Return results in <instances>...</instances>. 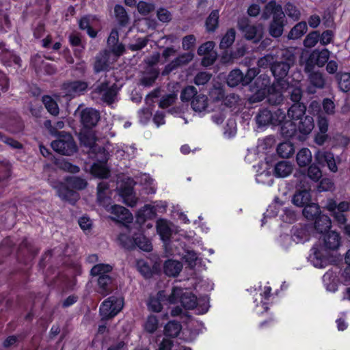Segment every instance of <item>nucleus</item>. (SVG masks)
Here are the masks:
<instances>
[{"label":"nucleus","mask_w":350,"mask_h":350,"mask_svg":"<svg viewBox=\"0 0 350 350\" xmlns=\"http://www.w3.org/2000/svg\"><path fill=\"white\" fill-rule=\"evenodd\" d=\"M311 151L307 148H303L299 150L296 155L297 163L299 167H306L312 161Z\"/></svg>","instance_id":"obj_31"},{"label":"nucleus","mask_w":350,"mask_h":350,"mask_svg":"<svg viewBox=\"0 0 350 350\" xmlns=\"http://www.w3.org/2000/svg\"><path fill=\"white\" fill-rule=\"evenodd\" d=\"M137 8L139 13L142 15H147L154 10V5L152 3L142 1L137 4Z\"/></svg>","instance_id":"obj_55"},{"label":"nucleus","mask_w":350,"mask_h":350,"mask_svg":"<svg viewBox=\"0 0 350 350\" xmlns=\"http://www.w3.org/2000/svg\"><path fill=\"white\" fill-rule=\"evenodd\" d=\"M112 267L108 264H98L92 267L91 273L94 276L107 275Z\"/></svg>","instance_id":"obj_47"},{"label":"nucleus","mask_w":350,"mask_h":350,"mask_svg":"<svg viewBox=\"0 0 350 350\" xmlns=\"http://www.w3.org/2000/svg\"><path fill=\"white\" fill-rule=\"evenodd\" d=\"M87 182L81 178L71 176L66 180V183H60L53 187L56 189L58 196L63 200L70 203L75 202L79 198V194L73 189L80 190L85 188Z\"/></svg>","instance_id":"obj_5"},{"label":"nucleus","mask_w":350,"mask_h":350,"mask_svg":"<svg viewBox=\"0 0 350 350\" xmlns=\"http://www.w3.org/2000/svg\"><path fill=\"white\" fill-rule=\"evenodd\" d=\"M285 12L287 16L293 21H297L300 17L299 11L292 4L289 3L286 5Z\"/></svg>","instance_id":"obj_59"},{"label":"nucleus","mask_w":350,"mask_h":350,"mask_svg":"<svg viewBox=\"0 0 350 350\" xmlns=\"http://www.w3.org/2000/svg\"><path fill=\"white\" fill-rule=\"evenodd\" d=\"M88 88V84L85 81H69L63 84L62 88V96L68 99H71L83 94Z\"/></svg>","instance_id":"obj_16"},{"label":"nucleus","mask_w":350,"mask_h":350,"mask_svg":"<svg viewBox=\"0 0 350 350\" xmlns=\"http://www.w3.org/2000/svg\"><path fill=\"white\" fill-rule=\"evenodd\" d=\"M51 147L55 152L64 155L72 154L77 150L72 137L64 132L59 133L57 139L51 143Z\"/></svg>","instance_id":"obj_9"},{"label":"nucleus","mask_w":350,"mask_h":350,"mask_svg":"<svg viewBox=\"0 0 350 350\" xmlns=\"http://www.w3.org/2000/svg\"><path fill=\"white\" fill-rule=\"evenodd\" d=\"M99 119L98 111L92 108H86L81 112V120L85 127L94 126Z\"/></svg>","instance_id":"obj_27"},{"label":"nucleus","mask_w":350,"mask_h":350,"mask_svg":"<svg viewBox=\"0 0 350 350\" xmlns=\"http://www.w3.org/2000/svg\"><path fill=\"white\" fill-rule=\"evenodd\" d=\"M270 15H272V21L269 27V33L273 37L278 38L282 34L284 27L286 24L285 14L280 5L270 1L266 5L262 17L267 19Z\"/></svg>","instance_id":"obj_4"},{"label":"nucleus","mask_w":350,"mask_h":350,"mask_svg":"<svg viewBox=\"0 0 350 350\" xmlns=\"http://www.w3.org/2000/svg\"><path fill=\"white\" fill-rule=\"evenodd\" d=\"M137 266L139 271L144 277L148 278L150 275V268L144 260H138Z\"/></svg>","instance_id":"obj_64"},{"label":"nucleus","mask_w":350,"mask_h":350,"mask_svg":"<svg viewBox=\"0 0 350 350\" xmlns=\"http://www.w3.org/2000/svg\"><path fill=\"white\" fill-rule=\"evenodd\" d=\"M271 290V288L270 286H264L262 292H260L259 295L255 298V310L257 314H262L268 309V302L267 301L270 295Z\"/></svg>","instance_id":"obj_22"},{"label":"nucleus","mask_w":350,"mask_h":350,"mask_svg":"<svg viewBox=\"0 0 350 350\" xmlns=\"http://www.w3.org/2000/svg\"><path fill=\"white\" fill-rule=\"evenodd\" d=\"M128 181V185L124 187H120V195L126 204L130 206H134L137 200L133 191V186L134 183L131 179H129Z\"/></svg>","instance_id":"obj_25"},{"label":"nucleus","mask_w":350,"mask_h":350,"mask_svg":"<svg viewBox=\"0 0 350 350\" xmlns=\"http://www.w3.org/2000/svg\"><path fill=\"white\" fill-rule=\"evenodd\" d=\"M219 19V12L213 10L206 21V29L208 31H213L217 27Z\"/></svg>","instance_id":"obj_48"},{"label":"nucleus","mask_w":350,"mask_h":350,"mask_svg":"<svg viewBox=\"0 0 350 350\" xmlns=\"http://www.w3.org/2000/svg\"><path fill=\"white\" fill-rule=\"evenodd\" d=\"M139 183L144 187L147 193H153L156 191L154 180L148 174H142L139 176Z\"/></svg>","instance_id":"obj_41"},{"label":"nucleus","mask_w":350,"mask_h":350,"mask_svg":"<svg viewBox=\"0 0 350 350\" xmlns=\"http://www.w3.org/2000/svg\"><path fill=\"white\" fill-rule=\"evenodd\" d=\"M112 191L109 189L108 184L104 182L98 185L97 200L98 204L103 206L111 214V219L122 223L127 231H131L128 224L133 221V215L126 208L120 205H111V196Z\"/></svg>","instance_id":"obj_2"},{"label":"nucleus","mask_w":350,"mask_h":350,"mask_svg":"<svg viewBox=\"0 0 350 350\" xmlns=\"http://www.w3.org/2000/svg\"><path fill=\"white\" fill-rule=\"evenodd\" d=\"M118 239L120 243L126 248H131L137 245L139 249L145 252H150L152 248L150 241L142 234H135L132 238H130L125 234H121Z\"/></svg>","instance_id":"obj_12"},{"label":"nucleus","mask_w":350,"mask_h":350,"mask_svg":"<svg viewBox=\"0 0 350 350\" xmlns=\"http://www.w3.org/2000/svg\"><path fill=\"white\" fill-rule=\"evenodd\" d=\"M294 57L291 55L287 58L286 62H278L274 64L271 67V71L275 77L276 82L271 87H269V78L266 75H260L255 81L254 86L252 91L254 92V95L250 98L251 103L259 102L262 100L266 96L269 95V90L273 92L278 90V88L282 87L283 88L284 84L289 81L290 78L284 79L291 64L293 62Z\"/></svg>","instance_id":"obj_1"},{"label":"nucleus","mask_w":350,"mask_h":350,"mask_svg":"<svg viewBox=\"0 0 350 350\" xmlns=\"http://www.w3.org/2000/svg\"><path fill=\"white\" fill-rule=\"evenodd\" d=\"M159 72L157 70L150 68L148 72L142 78V83L144 85H150L157 78Z\"/></svg>","instance_id":"obj_53"},{"label":"nucleus","mask_w":350,"mask_h":350,"mask_svg":"<svg viewBox=\"0 0 350 350\" xmlns=\"http://www.w3.org/2000/svg\"><path fill=\"white\" fill-rule=\"evenodd\" d=\"M310 188H304L296 191L292 198V203L297 207H305L310 202Z\"/></svg>","instance_id":"obj_26"},{"label":"nucleus","mask_w":350,"mask_h":350,"mask_svg":"<svg viewBox=\"0 0 350 350\" xmlns=\"http://www.w3.org/2000/svg\"><path fill=\"white\" fill-rule=\"evenodd\" d=\"M192 53H186L180 55L168 64H167L162 72L163 75H168L172 71L178 68V67L185 66L189 64L193 58Z\"/></svg>","instance_id":"obj_21"},{"label":"nucleus","mask_w":350,"mask_h":350,"mask_svg":"<svg viewBox=\"0 0 350 350\" xmlns=\"http://www.w3.org/2000/svg\"><path fill=\"white\" fill-rule=\"evenodd\" d=\"M334 33L331 30H327L322 33L321 36H319V41L322 45H327L329 44L333 39Z\"/></svg>","instance_id":"obj_63"},{"label":"nucleus","mask_w":350,"mask_h":350,"mask_svg":"<svg viewBox=\"0 0 350 350\" xmlns=\"http://www.w3.org/2000/svg\"><path fill=\"white\" fill-rule=\"evenodd\" d=\"M277 152L281 157L288 158L294 154L293 144L288 142L281 143L278 146Z\"/></svg>","instance_id":"obj_40"},{"label":"nucleus","mask_w":350,"mask_h":350,"mask_svg":"<svg viewBox=\"0 0 350 350\" xmlns=\"http://www.w3.org/2000/svg\"><path fill=\"white\" fill-rule=\"evenodd\" d=\"M124 306V300L120 297H110L100 305V314L103 319L115 317Z\"/></svg>","instance_id":"obj_11"},{"label":"nucleus","mask_w":350,"mask_h":350,"mask_svg":"<svg viewBox=\"0 0 350 350\" xmlns=\"http://www.w3.org/2000/svg\"><path fill=\"white\" fill-rule=\"evenodd\" d=\"M329 57V51L327 49L321 51L314 50L310 54V57L306 62V70L311 71L312 65L316 64L319 67L324 66Z\"/></svg>","instance_id":"obj_18"},{"label":"nucleus","mask_w":350,"mask_h":350,"mask_svg":"<svg viewBox=\"0 0 350 350\" xmlns=\"http://www.w3.org/2000/svg\"><path fill=\"white\" fill-rule=\"evenodd\" d=\"M308 30V26L306 22L298 23L289 31L288 38L295 40L301 38Z\"/></svg>","instance_id":"obj_34"},{"label":"nucleus","mask_w":350,"mask_h":350,"mask_svg":"<svg viewBox=\"0 0 350 350\" xmlns=\"http://www.w3.org/2000/svg\"><path fill=\"white\" fill-rule=\"evenodd\" d=\"M180 302L182 306L187 309H193L198 304L197 299L188 290L174 288L169 296V303L176 304Z\"/></svg>","instance_id":"obj_10"},{"label":"nucleus","mask_w":350,"mask_h":350,"mask_svg":"<svg viewBox=\"0 0 350 350\" xmlns=\"http://www.w3.org/2000/svg\"><path fill=\"white\" fill-rule=\"evenodd\" d=\"M227 83L230 87H235L240 83L245 85L242 72L239 69L232 70L228 76Z\"/></svg>","instance_id":"obj_33"},{"label":"nucleus","mask_w":350,"mask_h":350,"mask_svg":"<svg viewBox=\"0 0 350 350\" xmlns=\"http://www.w3.org/2000/svg\"><path fill=\"white\" fill-rule=\"evenodd\" d=\"M107 56L108 53L107 52H104L96 57V62L94 63V70L96 72H100L107 69L108 66L107 63Z\"/></svg>","instance_id":"obj_49"},{"label":"nucleus","mask_w":350,"mask_h":350,"mask_svg":"<svg viewBox=\"0 0 350 350\" xmlns=\"http://www.w3.org/2000/svg\"><path fill=\"white\" fill-rule=\"evenodd\" d=\"M315 160L320 165L325 163L332 172H336L338 170L334 157L332 152L319 150L315 154Z\"/></svg>","instance_id":"obj_23"},{"label":"nucleus","mask_w":350,"mask_h":350,"mask_svg":"<svg viewBox=\"0 0 350 350\" xmlns=\"http://www.w3.org/2000/svg\"><path fill=\"white\" fill-rule=\"evenodd\" d=\"M310 234L306 227L295 228L293 230V241L296 243H304L308 241Z\"/></svg>","instance_id":"obj_38"},{"label":"nucleus","mask_w":350,"mask_h":350,"mask_svg":"<svg viewBox=\"0 0 350 350\" xmlns=\"http://www.w3.org/2000/svg\"><path fill=\"white\" fill-rule=\"evenodd\" d=\"M196 37L193 35H189L183 38V48L185 50H189L193 47L196 44Z\"/></svg>","instance_id":"obj_62"},{"label":"nucleus","mask_w":350,"mask_h":350,"mask_svg":"<svg viewBox=\"0 0 350 350\" xmlns=\"http://www.w3.org/2000/svg\"><path fill=\"white\" fill-rule=\"evenodd\" d=\"M310 81L315 88H323L325 85V80L321 73L314 72L310 75Z\"/></svg>","instance_id":"obj_56"},{"label":"nucleus","mask_w":350,"mask_h":350,"mask_svg":"<svg viewBox=\"0 0 350 350\" xmlns=\"http://www.w3.org/2000/svg\"><path fill=\"white\" fill-rule=\"evenodd\" d=\"M298 126L297 127V130L304 134L308 135L309 134L312 129H314V120L313 118L310 116H305L300 119L298 122Z\"/></svg>","instance_id":"obj_32"},{"label":"nucleus","mask_w":350,"mask_h":350,"mask_svg":"<svg viewBox=\"0 0 350 350\" xmlns=\"http://www.w3.org/2000/svg\"><path fill=\"white\" fill-rule=\"evenodd\" d=\"M331 220L327 215H321L315 221V228L320 233L327 231L331 228Z\"/></svg>","instance_id":"obj_37"},{"label":"nucleus","mask_w":350,"mask_h":350,"mask_svg":"<svg viewBox=\"0 0 350 350\" xmlns=\"http://www.w3.org/2000/svg\"><path fill=\"white\" fill-rule=\"evenodd\" d=\"M211 74L206 72H199L195 77L194 82L196 85H204L211 79Z\"/></svg>","instance_id":"obj_61"},{"label":"nucleus","mask_w":350,"mask_h":350,"mask_svg":"<svg viewBox=\"0 0 350 350\" xmlns=\"http://www.w3.org/2000/svg\"><path fill=\"white\" fill-rule=\"evenodd\" d=\"M238 26L247 40L257 42L262 38L264 29L262 25H250L247 18H243L239 21Z\"/></svg>","instance_id":"obj_13"},{"label":"nucleus","mask_w":350,"mask_h":350,"mask_svg":"<svg viewBox=\"0 0 350 350\" xmlns=\"http://www.w3.org/2000/svg\"><path fill=\"white\" fill-rule=\"evenodd\" d=\"M111 279L109 275H100L98 280V291L103 295H107L111 291L112 288L111 287Z\"/></svg>","instance_id":"obj_39"},{"label":"nucleus","mask_w":350,"mask_h":350,"mask_svg":"<svg viewBox=\"0 0 350 350\" xmlns=\"http://www.w3.org/2000/svg\"><path fill=\"white\" fill-rule=\"evenodd\" d=\"M181 330V325L176 321H170L164 328V332L166 336L176 337Z\"/></svg>","instance_id":"obj_45"},{"label":"nucleus","mask_w":350,"mask_h":350,"mask_svg":"<svg viewBox=\"0 0 350 350\" xmlns=\"http://www.w3.org/2000/svg\"><path fill=\"white\" fill-rule=\"evenodd\" d=\"M308 177L314 181H317L322 176L321 171L315 165H311L308 168Z\"/></svg>","instance_id":"obj_60"},{"label":"nucleus","mask_w":350,"mask_h":350,"mask_svg":"<svg viewBox=\"0 0 350 350\" xmlns=\"http://www.w3.org/2000/svg\"><path fill=\"white\" fill-rule=\"evenodd\" d=\"M325 207L332 213L338 224H345L347 219L345 213L349 211L350 208V204L348 202H342L337 204L334 200H329Z\"/></svg>","instance_id":"obj_17"},{"label":"nucleus","mask_w":350,"mask_h":350,"mask_svg":"<svg viewBox=\"0 0 350 350\" xmlns=\"http://www.w3.org/2000/svg\"><path fill=\"white\" fill-rule=\"evenodd\" d=\"M169 302V298H165L163 291H159L157 295L151 296L148 301V308L150 310L155 312H159L163 308V305Z\"/></svg>","instance_id":"obj_24"},{"label":"nucleus","mask_w":350,"mask_h":350,"mask_svg":"<svg viewBox=\"0 0 350 350\" xmlns=\"http://www.w3.org/2000/svg\"><path fill=\"white\" fill-rule=\"evenodd\" d=\"M81 143L86 147H89L92 152H96L97 146L96 145V137L92 131H85L80 134Z\"/></svg>","instance_id":"obj_28"},{"label":"nucleus","mask_w":350,"mask_h":350,"mask_svg":"<svg viewBox=\"0 0 350 350\" xmlns=\"http://www.w3.org/2000/svg\"><path fill=\"white\" fill-rule=\"evenodd\" d=\"M176 99V94L171 93L163 96L159 103V107L161 108H167L172 105Z\"/></svg>","instance_id":"obj_58"},{"label":"nucleus","mask_w":350,"mask_h":350,"mask_svg":"<svg viewBox=\"0 0 350 350\" xmlns=\"http://www.w3.org/2000/svg\"><path fill=\"white\" fill-rule=\"evenodd\" d=\"M183 268L181 262L178 260H168L165 261L163 270L168 276H176L180 272Z\"/></svg>","instance_id":"obj_29"},{"label":"nucleus","mask_w":350,"mask_h":350,"mask_svg":"<svg viewBox=\"0 0 350 350\" xmlns=\"http://www.w3.org/2000/svg\"><path fill=\"white\" fill-rule=\"evenodd\" d=\"M272 121V112L267 109H264L260 111L256 116V122L259 126H267L271 124Z\"/></svg>","instance_id":"obj_44"},{"label":"nucleus","mask_w":350,"mask_h":350,"mask_svg":"<svg viewBox=\"0 0 350 350\" xmlns=\"http://www.w3.org/2000/svg\"><path fill=\"white\" fill-rule=\"evenodd\" d=\"M287 91L291 94V100L294 102H298L301 97V90L299 85V82H296L294 85H290V81L284 84L283 88L280 87L277 90L272 92L269 90L267 96L269 102L273 104H279L282 100L283 92Z\"/></svg>","instance_id":"obj_8"},{"label":"nucleus","mask_w":350,"mask_h":350,"mask_svg":"<svg viewBox=\"0 0 350 350\" xmlns=\"http://www.w3.org/2000/svg\"><path fill=\"white\" fill-rule=\"evenodd\" d=\"M91 173L98 178H107L109 171L106 164L103 161L94 163L91 168Z\"/></svg>","instance_id":"obj_35"},{"label":"nucleus","mask_w":350,"mask_h":350,"mask_svg":"<svg viewBox=\"0 0 350 350\" xmlns=\"http://www.w3.org/2000/svg\"><path fill=\"white\" fill-rule=\"evenodd\" d=\"M306 107L299 103L293 105L288 111V120L281 126V133L284 137H291L297 131L296 121H299L305 113Z\"/></svg>","instance_id":"obj_7"},{"label":"nucleus","mask_w":350,"mask_h":350,"mask_svg":"<svg viewBox=\"0 0 350 350\" xmlns=\"http://www.w3.org/2000/svg\"><path fill=\"white\" fill-rule=\"evenodd\" d=\"M166 208L167 202L163 201L156 202L153 206L145 205L143 208L140 209L137 212V221L139 224H142L146 220V219L154 217L157 213H165L166 211Z\"/></svg>","instance_id":"obj_14"},{"label":"nucleus","mask_w":350,"mask_h":350,"mask_svg":"<svg viewBox=\"0 0 350 350\" xmlns=\"http://www.w3.org/2000/svg\"><path fill=\"white\" fill-rule=\"evenodd\" d=\"M215 47V43L212 41H208L202 44L198 49L199 55H204L202 60V64L204 66H208L212 65L217 57L215 52L213 51Z\"/></svg>","instance_id":"obj_19"},{"label":"nucleus","mask_w":350,"mask_h":350,"mask_svg":"<svg viewBox=\"0 0 350 350\" xmlns=\"http://www.w3.org/2000/svg\"><path fill=\"white\" fill-rule=\"evenodd\" d=\"M338 85L340 89L343 92H348L350 90V74L342 73L340 75Z\"/></svg>","instance_id":"obj_54"},{"label":"nucleus","mask_w":350,"mask_h":350,"mask_svg":"<svg viewBox=\"0 0 350 350\" xmlns=\"http://www.w3.org/2000/svg\"><path fill=\"white\" fill-rule=\"evenodd\" d=\"M323 241L324 247L315 245L311 250L309 256L310 262L317 268H323L329 263V250H337L340 244V237L339 234L331 231L323 236Z\"/></svg>","instance_id":"obj_3"},{"label":"nucleus","mask_w":350,"mask_h":350,"mask_svg":"<svg viewBox=\"0 0 350 350\" xmlns=\"http://www.w3.org/2000/svg\"><path fill=\"white\" fill-rule=\"evenodd\" d=\"M116 17L121 25H124L128 23L129 17L124 8L119 5L114 8Z\"/></svg>","instance_id":"obj_51"},{"label":"nucleus","mask_w":350,"mask_h":350,"mask_svg":"<svg viewBox=\"0 0 350 350\" xmlns=\"http://www.w3.org/2000/svg\"><path fill=\"white\" fill-rule=\"evenodd\" d=\"M235 35L236 33L233 29L228 30L221 40L220 49H225L230 46L235 40Z\"/></svg>","instance_id":"obj_42"},{"label":"nucleus","mask_w":350,"mask_h":350,"mask_svg":"<svg viewBox=\"0 0 350 350\" xmlns=\"http://www.w3.org/2000/svg\"><path fill=\"white\" fill-rule=\"evenodd\" d=\"M117 92L118 90L114 84L109 86L108 83H103L95 89V93L107 103H111L116 100Z\"/></svg>","instance_id":"obj_20"},{"label":"nucleus","mask_w":350,"mask_h":350,"mask_svg":"<svg viewBox=\"0 0 350 350\" xmlns=\"http://www.w3.org/2000/svg\"><path fill=\"white\" fill-rule=\"evenodd\" d=\"M94 21V16H88L83 17L79 23V27L81 29H87L88 35L92 38H94L96 36V32L92 28Z\"/></svg>","instance_id":"obj_36"},{"label":"nucleus","mask_w":350,"mask_h":350,"mask_svg":"<svg viewBox=\"0 0 350 350\" xmlns=\"http://www.w3.org/2000/svg\"><path fill=\"white\" fill-rule=\"evenodd\" d=\"M180 99L183 102L191 101V107L195 112L202 113L208 111L207 96L202 94H198L196 88L193 86H187L184 88L180 94Z\"/></svg>","instance_id":"obj_6"},{"label":"nucleus","mask_w":350,"mask_h":350,"mask_svg":"<svg viewBox=\"0 0 350 350\" xmlns=\"http://www.w3.org/2000/svg\"><path fill=\"white\" fill-rule=\"evenodd\" d=\"M286 117L285 113L281 109H277L275 111L272 113V121L271 124L278 125L284 124Z\"/></svg>","instance_id":"obj_57"},{"label":"nucleus","mask_w":350,"mask_h":350,"mask_svg":"<svg viewBox=\"0 0 350 350\" xmlns=\"http://www.w3.org/2000/svg\"><path fill=\"white\" fill-rule=\"evenodd\" d=\"M293 169V164L289 161L278 162L275 166V175L277 177H286L292 172Z\"/></svg>","instance_id":"obj_30"},{"label":"nucleus","mask_w":350,"mask_h":350,"mask_svg":"<svg viewBox=\"0 0 350 350\" xmlns=\"http://www.w3.org/2000/svg\"><path fill=\"white\" fill-rule=\"evenodd\" d=\"M42 102L47 111L52 115L56 116L59 113V107L56 102L49 96H43Z\"/></svg>","instance_id":"obj_46"},{"label":"nucleus","mask_w":350,"mask_h":350,"mask_svg":"<svg viewBox=\"0 0 350 350\" xmlns=\"http://www.w3.org/2000/svg\"><path fill=\"white\" fill-rule=\"evenodd\" d=\"M319 213V206L316 203L308 204L303 210V215L308 219H313Z\"/></svg>","instance_id":"obj_50"},{"label":"nucleus","mask_w":350,"mask_h":350,"mask_svg":"<svg viewBox=\"0 0 350 350\" xmlns=\"http://www.w3.org/2000/svg\"><path fill=\"white\" fill-rule=\"evenodd\" d=\"M156 227L157 233L164 243L166 253L172 255L175 254V253L171 250L170 244L167 243L173 231V224L166 219H160L157 221Z\"/></svg>","instance_id":"obj_15"},{"label":"nucleus","mask_w":350,"mask_h":350,"mask_svg":"<svg viewBox=\"0 0 350 350\" xmlns=\"http://www.w3.org/2000/svg\"><path fill=\"white\" fill-rule=\"evenodd\" d=\"M319 41V33L318 31H312L308 33L304 40V45L306 47L311 48L314 46Z\"/></svg>","instance_id":"obj_52"},{"label":"nucleus","mask_w":350,"mask_h":350,"mask_svg":"<svg viewBox=\"0 0 350 350\" xmlns=\"http://www.w3.org/2000/svg\"><path fill=\"white\" fill-rule=\"evenodd\" d=\"M159 327V321L156 316L150 315L144 323V330L148 333H154Z\"/></svg>","instance_id":"obj_43"}]
</instances>
